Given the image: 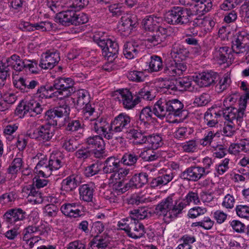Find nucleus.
Listing matches in <instances>:
<instances>
[{
	"instance_id": "1",
	"label": "nucleus",
	"mask_w": 249,
	"mask_h": 249,
	"mask_svg": "<svg viewBox=\"0 0 249 249\" xmlns=\"http://www.w3.org/2000/svg\"><path fill=\"white\" fill-rule=\"evenodd\" d=\"M183 104L178 99L160 98L155 104L153 111L154 115L160 119L171 116L182 117L185 111L183 110Z\"/></svg>"
},
{
	"instance_id": "2",
	"label": "nucleus",
	"mask_w": 249,
	"mask_h": 249,
	"mask_svg": "<svg viewBox=\"0 0 249 249\" xmlns=\"http://www.w3.org/2000/svg\"><path fill=\"white\" fill-rule=\"evenodd\" d=\"M182 213L178 200H174L173 196L163 199L155 207L154 213L158 216L163 217L167 222L172 221Z\"/></svg>"
},
{
	"instance_id": "3",
	"label": "nucleus",
	"mask_w": 249,
	"mask_h": 249,
	"mask_svg": "<svg viewBox=\"0 0 249 249\" xmlns=\"http://www.w3.org/2000/svg\"><path fill=\"white\" fill-rule=\"evenodd\" d=\"M25 59H21L17 54H13L7 58L5 62L0 61V88L5 85L7 78L10 77V66L15 71H20L25 69Z\"/></svg>"
},
{
	"instance_id": "4",
	"label": "nucleus",
	"mask_w": 249,
	"mask_h": 249,
	"mask_svg": "<svg viewBox=\"0 0 249 249\" xmlns=\"http://www.w3.org/2000/svg\"><path fill=\"white\" fill-rule=\"evenodd\" d=\"M77 11L65 10L58 13L55 17L56 22L63 26H68L70 25H79L87 23L89 18L83 13H77Z\"/></svg>"
},
{
	"instance_id": "5",
	"label": "nucleus",
	"mask_w": 249,
	"mask_h": 249,
	"mask_svg": "<svg viewBox=\"0 0 249 249\" xmlns=\"http://www.w3.org/2000/svg\"><path fill=\"white\" fill-rule=\"evenodd\" d=\"M190 14L188 8L174 6L165 14L164 18L170 24L186 25L191 22Z\"/></svg>"
},
{
	"instance_id": "6",
	"label": "nucleus",
	"mask_w": 249,
	"mask_h": 249,
	"mask_svg": "<svg viewBox=\"0 0 249 249\" xmlns=\"http://www.w3.org/2000/svg\"><path fill=\"white\" fill-rule=\"evenodd\" d=\"M91 129L98 136L104 137L107 140L112 139L113 132L111 129V123H109L107 119L103 117L99 118L96 113L95 118L90 119Z\"/></svg>"
},
{
	"instance_id": "7",
	"label": "nucleus",
	"mask_w": 249,
	"mask_h": 249,
	"mask_svg": "<svg viewBox=\"0 0 249 249\" xmlns=\"http://www.w3.org/2000/svg\"><path fill=\"white\" fill-rule=\"evenodd\" d=\"M74 85V82L71 78L58 77L54 81L53 88L61 99L69 97L75 92Z\"/></svg>"
},
{
	"instance_id": "8",
	"label": "nucleus",
	"mask_w": 249,
	"mask_h": 249,
	"mask_svg": "<svg viewBox=\"0 0 249 249\" xmlns=\"http://www.w3.org/2000/svg\"><path fill=\"white\" fill-rule=\"evenodd\" d=\"M184 5L190 6L188 10L191 13L190 18L194 15L202 16L208 12L212 7L211 0H179Z\"/></svg>"
},
{
	"instance_id": "9",
	"label": "nucleus",
	"mask_w": 249,
	"mask_h": 249,
	"mask_svg": "<svg viewBox=\"0 0 249 249\" xmlns=\"http://www.w3.org/2000/svg\"><path fill=\"white\" fill-rule=\"evenodd\" d=\"M26 216V212L20 208L10 209L3 215L5 221L16 229H19L23 225Z\"/></svg>"
},
{
	"instance_id": "10",
	"label": "nucleus",
	"mask_w": 249,
	"mask_h": 249,
	"mask_svg": "<svg viewBox=\"0 0 249 249\" xmlns=\"http://www.w3.org/2000/svg\"><path fill=\"white\" fill-rule=\"evenodd\" d=\"M54 129L50 124L40 125L38 127L30 131L27 135L31 139L46 142L50 141L54 135Z\"/></svg>"
},
{
	"instance_id": "11",
	"label": "nucleus",
	"mask_w": 249,
	"mask_h": 249,
	"mask_svg": "<svg viewBox=\"0 0 249 249\" xmlns=\"http://www.w3.org/2000/svg\"><path fill=\"white\" fill-rule=\"evenodd\" d=\"M249 33L247 31L239 32L232 42V50L238 55L244 54L249 46Z\"/></svg>"
},
{
	"instance_id": "12",
	"label": "nucleus",
	"mask_w": 249,
	"mask_h": 249,
	"mask_svg": "<svg viewBox=\"0 0 249 249\" xmlns=\"http://www.w3.org/2000/svg\"><path fill=\"white\" fill-rule=\"evenodd\" d=\"M131 118L125 113H121L114 117L111 121V129L113 133L125 132L129 129L131 125Z\"/></svg>"
},
{
	"instance_id": "13",
	"label": "nucleus",
	"mask_w": 249,
	"mask_h": 249,
	"mask_svg": "<svg viewBox=\"0 0 249 249\" xmlns=\"http://www.w3.org/2000/svg\"><path fill=\"white\" fill-rule=\"evenodd\" d=\"M168 32L166 28H160L156 31L147 32L145 35V41L150 47L158 46L165 41Z\"/></svg>"
},
{
	"instance_id": "14",
	"label": "nucleus",
	"mask_w": 249,
	"mask_h": 249,
	"mask_svg": "<svg viewBox=\"0 0 249 249\" xmlns=\"http://www.w3.org/2000/svg\"><path fill=\"white\" fill-rule=\"evenodd\" d=\"M70 107L66 104L61 105L53 109L48 110L46 112V117L47 120H53L54 123L57 125V122L59 119L61 118H64V121L67 119L70 114Z\"/></svg>"
},
{
	"instance_id": "15",
	"label": "nucleus",
	"mask_w": 249,
	"mask_h": 249,
	"mask_svg": "<svg viewBox=\"0 0 249 249\" xmlns=\"http://www.w3.org/2000/svg\"><path fill=\"white\" fill-rule=\"evenodd\" d=\"M59 60L60 56L58 52L49 51L41 55L39 67L43 69H51L58 63Z\"/></svg>"
},
{
	"instance_id": "16",
	"label": "nucleus",
	"mask_w": 249,
	"mask_h": 249,
	"mask_svg": "<svg viewBox=\"0 0 249 249\" xmlns=\"http://www.w3.org/2000/svg\"><path fill=\"white\" fill-rule=\"evenodd\" d=\"M187 69V66L185 62L173 60L166 64L163 73L168 76H180L186 72Z\"/></svg>"
},
{
	"instance_id": "17",
	"label": "nucleus",
	"mask_w": 249,
	"mask_h": 249,
	"mask_svg": "<svg viewBox=\"0 0 249 249\" xmlns=\"http://www.w3.org/2000/svg\"><path fill=\"white\" fill-rule=\"evenodd\" d=\"M118 98L124 108L127 109H132L139 104V97L137 94L133 95L132 92L126 89L120 90Z\"/></svg>"
},
{
	"instance_id": "18",
	"label": "nucleus",
	"mask_w": 249,
	"mask_h": 249,
	"mask_svg": "<svg viewBox=\"0 0 249 249\" xmlns=\"http://www.w3.org/2000/svg\"><path fill=\"white\" fill-rule=\"evenodd\" d=\"M23 196L27 197L31 202L34 204H40L43 201V198L41 194L36 190L34 184H27L25 185L22 189Z\"/></svg>"
},
{
	"instance_id": "19",
	"label": "nucleus",
	"mask_w": 249,
	"mask_h": 249,
	"mask_svg": "<svg viewBox=\"0 0 249 249\" xmlns=\"http://www.w3.org/2000/svg\"><path fill=\"white\" fill-rule=\"evenodd\" d=\"M223 117L226 121H230L235 123L238 126H241L245 116V112L237 108H230L228 110H223Z\"/></svg>"
},
{
	"instance_id": "20",
	"label": "nucleus",
	"mask_w": 249,
	"mask_h": 249,
	"mask_svg": "<svg viewBox=\"0 0 249 249\" xmlns=\"http://www.w3.org/2000/svg\"><path fill=\"white\" fill-rule=\"evenodd\" d=\"M162 22L161 17L149 15L146 16L142 20V25L144 29L148 32H154L159 30Z\"/></svg>"
},
{
	"instance_id": "21",
	"label": "nucleus",
	"mask_w": 249,
	"mask_h": 249,
	"mask_svg": "<svg viewBox=\"0 0 249 249\" xmlns=\"http://www.w3.org/2000/svg\"><path fill=\"white\" fill-rule=\"evenodd\" d=\"M40 160L36 164L35 170L36 173L39 176L45 178H48L52 174V170L50 167L48 166V162L46 156L42 155L41 153L37 154L35 157L33 158L34 160H39L40 157Z\"/></svg>"
},
{
	"instance_id": "22",
	"label": "nucleus",
	"mask_w": 249,
	"mask_h": 249,
	"mask_svg": "<svg viewBox=\"0 0 249 249\" xmlns=\"http://www.w3.org/2000/svg\"><path fill=\"white\" fill-rule=\"evenodd\" d=\"M205 175L203 168L200 166H191L182 173L181 177L189 181H196Z\"/></svg>"
},
{
	"instance_id": "23",
	"label": "nucleus",
	"mask_w": 249,
	"mask_h": 249,
	"mask_svg": "<svg viewBox=\"0 0 249 249\" xmlns=\"http://www.w3.org/2000/svg\"><path fill=\"white\" fill-rule=\"evenodd\" d=\"M95 188V185L92 182L80 186L79 188L80 199L86 202H93Z\"/></svg>"
},
{
	"instance_id": "24",
	"label": "nucleus",
	"mask_w": 249,
	"mask_h": 249,
	"mask_svg": "<svg viewBox=\"0 0 249 249\" xmlns=\"http://www.w3.org/2000/svg\"><path fill=\"white\" fill-rule=\"evenodd\" d=\"M197 78L198 84L201 87H209L213 85L219 79L217 73L213 71L199 73Z\"/></svg>"
},
{
	"instance_id": "25",
	"label": "nucleus",
	"mask_w": 249,
	"mask_h": 249,
	"mask_svg": "<svg viewBox=\"0 0 249 249\" xmlns=\"http://www.w3.org/2000/svg\"><path fill=\"white\" fill-rule=\"evenodd\" d=\"M17 94L11 91L1 92L0 91V110L3 111L7 109L10 105L14 104L17 100Z\"/></svg>"
},
{
	"instance_id": "26",
	"label": "nucleus",
	"mask_w": 249,
	"mask_h": 249,
	"mask_svg": "<svg viewBox=\"0 0 249 249\" xmlns=\"http://www.w3.org/2000/svg\"><path fill=\"white\" fill-rule=\"evenodd\" d=\"M142 49V46L137 42H128L124 45L123 53L126 58L131 59L137 57Z\"/></svg>"
},
{
	"instance_id": "27",
	"label": "nucleus",
	"mask_w": 249,
	"mask_h": 249,
	"mask_svg": "<svg viewBox=\"0 0 249 249\" xmlns=\"http://www.w3.org/2000/svg\"><path fill=\"white\" fill-rule=\"evenodd\" d=\"M212 108L209 109L204 115V123L209 127H214L218 124V118L223 116V110Z\"/></svg>"
},
{
	"instance_id": "28",
	"label": "nucleus",
	"mask_w": 249,
	"mask_h": 249,
	"mask_svg": "<svg viewBox=\"0 0 249 249\" xmlns=\"http://www.w3.org/2000/svg\"><path fill=\"white\" fill-rule=\"evenodd\" d=\"M81 181L80 176L78 175L72 174L62 180L61 188L66 191H71L80 184Z\"/></svg>"
},
{
	"instance_id": "29",
	"label": "nucleus",
	"mask_w": 249,
	"mask_h": 249,
	"mask_svg": "<svg viewBox=\"0 0 249 249\" xmlns=\"http://www.w3.org/2000/svg\"><path fill=\"white\" fill-rule=\"evenodd\" d=\"M127 234L128 236L134 239L142 237L145 233L143 225L139 222L137 219L133 220Z\"/></svg>"
},
{
	"instance_id": "30",
	"label": "nucleus",
	"mask_w": 249,
	"mask_h": 249,
	"mask_svg": "<svg viewBox=\"0 0 249 249\" xmlns=\"http://www.w3.org/2000/svg\"><path fill=\"white\" fill-rule=\"evenodd\" d=\"M148 175L146 173L135 174L128 182L129 188H140L148 182Z\"/></svg>"
},
{
	"instance_id": "31",
	"label": "nucleus",
	"mask_w": 249,
	"mask_h": 249,
	"mask_svg": "<svg viewBox=\"0 0 249 249\" xmlns=\"http://www.w3.org/2000/svg\"><path fill=\"white\" fill-rule=\"evenodd\" d=\"M170 54L173 59L183 60L188 57L189 51L183 44L176 42L172 45Z\"/></svg>"
},
{
	"instance_id": "32",
	"label": "nucleus",
	"mask_w": 249,
	"mask_h": 249,
	"mask_svg": "<svg viewBox=\"0 0 249 249\" xmlns=\"http://www.w3.org/2000/svg\"><path fill=\"white\" fill-rule=\"evenodd\" d=\"M120 160L114 156L107 158L104 162L103 171L105 174H115L120 167Z\"/></svg>"
},
{
	"instance_id": "33",
	"label": "nucleus",
	"mask_w": 249,
	"mask_h": 249,
	"mask_svg": "<svg viewBox=\"0 0 249 249\" xmlns=\"http://www.w3.org/2000/svg\"><path fill=\"white\" fill-rule=\"evenodd\" d=\"M126 137L130 140L133 139L135 144H142L146 142L147 136L138 129L130 128L126 131Z\"/></svg>"
},
{
	"instance_id": "34",
	"label": "nucleus",
	"mask_w": 249,
	"mask_h": 249,
	"mask_svg": "<svg viewBox=\"0 0 249 249\" xmlns=\"http://www.w3.org/2000/svg\"><path fill=\"white\" fill-rule=\"evenodd\" d=\"M78 203H66L62 205L60 210L66 216L76 218L80 215L81 211L77 208Z\"/></svg>"
},
{
	"instance_id": "35",
	"label": "nucleus",
	"mask_w": 249,
	"mask_h": 249,
	"mask_svg": "<svg viewBox=\"0 0 249 249\" xmlns=\"http://www.w3.org/2000/svg\"><path fill=\"white\" fill-rule=\"evenodd\" d=\"M136 23V17L131 15H126L121 18L119 28L123 32H129L133 29Z\"/></svg>"
},
{
	"instance_id": "36",
	"label": "nucleus",
	"mask_w": 249,
	"mask_h": 249,
	"mask_svg": "<svg viewBox=\"0 0 249 249\" xmlns=\"http://www.w3.org/2000/svg\"><path fill=\"white\" fill-rule=\"evenodd\" d=\"M119 52V46L118 43L114 41L110 40L108 42L107 47L103 52V55L106 58H112V60L118 59V54Z\"/></svg>"
},
{
	"instance_id": "37",
	"label": "nucleus",
	"mask_w": 249,
	"mask_h": 249,
	"mask_svg": "<svg viewBox=\"0 0 249 249\" xmlns=\"http://www.w3.org/2000/svg\"><path fill=\"white\" fill-rule=\"evenodd\" d=\"M53 86H40L36 91V96L40 98H52L53 97L59 98L57 92L54 91Z\"/></svg>"
},
{
	"instance_id": "38",
	"label": "nucleus",
	"mask_w": 249,
	"mask_h": 249,
	"mask_svg": "<svg viewBox=\"0 0 249 249\" xmlns=\"http://www.w3.org/2000/svg\"><path fill=\"white\" fill-rule=\"evenodd\" d=\"M26 108L28 111V116L35 117L40 114L43 111V108L40 103L32 99L25 102Z\"/></svg>"
},
{
	"instance_id": "39",
	"label": "nucleus",
	"mask_w": 249,
	"mask_h": 249,
	"mask_svg": "<svg viewBox=\"0 0 249 249\" xmlns=\"http://www.w3.org/2000/svg\"><path fill=\"white\" fill-rule=\"evenodd\" d=\"M85 143L90 149L103 148L105 146L103 138L97 135L89 136L85 140Z\"/></svg>"
},
{
	"instance_id": "40",
	"label": "nucleus",
	"mask_w": 249,
	"mask_h": 249,
	"mask_svg": "<svg viewBox=\"0 0 249 249\" xmlns=\"http://www.w3.org/2000/svg\"><path fill=\"white\" fill-rule=\"evenodd\" d=\"M178 200L179 207H180L182 211L191 202H193L195 204H198L200 203V199L197 193L193 191H190L184 199H178Z\"/></svg>"
},
{
	"instance_id": "41",
	"label": "nucleus",
	"mask_w": 249,
	"mask_h": 249,
	"mask_svg": "<svg viewBox=\"0 0 249 249\" xmlns=\"http://www.w3.org/2000/svg\"><path fill=\"white\" fill-rule=\"evenodd\" d=\"M139 158L138 153H136L133 151L127 152L124 154L120 161L124 165L128 166H135Z\"/></svg>"
},
{
	"instance_id": "42",
	"label": "nucleus",
	"mask_w": 249,
	"mask_h": 249,
	"mask_svg": "<svg viewBox=\"0 0 249 249\" xmlns=\"http://www.w3.org/2000/svg\"><path fill=\"white\" fill-rule=\"evenodd\" d=\"M231 49L227 46L217 48L215 57L220 63H225L227 62V59H231Z\"/></svg>"
},
{
	"instance_id": "43",
	"label": "nucleus",
	"mask_w": 249,
	"mask_h": 249,
	"mask_svg": "<svg viewBox=\"0 0 249 249\" xmlns=\"http://www.w3.org/2000/svg\"><path fill=\"white\" fill-rule=\"evenodd\" d=\"M77 98L76 104L77 107H82L84 105L89 103V95L85 89H81L75 91Z\"/></svg>"
},
{
	"instance_id": "44",
	"label": "nucleus",
	"mask_w": 249,
	"mask_h": 249,
	"mask_svg": "<svg viewBox=\"0 0 249 249\" xmlns=\"http://www.w3.org/2000/svg\"><path fill=\"white\" fill-rule=\"evenodd\" d=\"M108 183L118 193L123 194L130 189L128 182L124 184L119 179L112 178L111 179V176L109 178Z\"/></svg>"
},
{
	"instance_id": "45",
	"label": "nucleus",
	"mask_w": 249,
	"mask_h": 249,
	"mask_svg": "<svg viewBox=\"0 0 249 249\" xmlns=\"http://www.w3.org/2000/svg\"><path fill=\"white\" fill-rule=\"evenodd\" d=\"M131 217L134 219L142 220L151 216V213L148 209L145 207H141L134 209L130 212Z\"/></svg>"
},
{
	"instance_id": "46",
	"label": "nucleus",
	"mask_w": 249,
	"mask_h": 249,
	"mask_svg": "<svg viewBox=\"0 0 249 249\" xmlns=\"http://www.w3.org/2000/svg\"><path fill=\"white\" fill-rule=\"evenodd\" d=\"M148 67L151 72H157L160 71L163 67L162 58L157 55L151 56Z\"/></svg>"
},
{
	"instance_id": "47",
	"label": "nucleus",
	"mask_w": 249,
	"mask_h": 249,
	"mask_svg": "<svg viewBox=\"0 0 249 249\" xmlns=\"http://www.w3.org/2000/svg\"><path fill=\"white\" fill-rule=\"evenodd\" d=\"M62 160V158L60 156V154H53L50 155L48 161V165L49 167H50L52 171L56 170L61 167Z\"/></svg>"
},
{
	"instance_id": "48",
	"label": "nucleus",
	"mask_w": 249,
	"mask_h": 249,
	"mask_svg": "<svg viewBox=\"0 0 249 249\" xmlns=\"http://www.w3.org/2000/svg\"><path fill=\"white\" fill-rule=\"evenodd\" d=\"M65 129L67 131L75 132L82 128V123L78 120H73L68 118L64 124Z\"/></svg>"
},
{
	"instance_id": "49",
	"label": "nucleus",
	"mask_w": 249,
	"mask_h": 249,
	"mask_svg": "<svg viewBox=\"0 0 249 249\" xmlns=\"http://www.w3.org/2000/svg\"><path fill=\"white\" fill-rule=\"evenodd\" d=\"M139 156L144 161H152L156 160L160 155L157 152L152 148L142 151L139 153Z\"/></svg>"
},
{
	"instance_id": "50",
	"label": "nucleus",
	"mask_w": 249,
	"mask_h": 249,
	"mask_svg": "<svg viewBox=\"0 0 249 249\" xmlns=\"http://www.w3.org/2000/svg\"><path fill=\"white\" fill-rule=\"evenodd\" d=\"M239 126L235 123H233L230 121H226L224 124L223 128V134L228 137H231L234 135L237 130L239 129Z\"/></svg>"
},
{
	"instance_id": "51",
	"label": "nucleus",
	"mask_w": 249,
	"mask_h": 249,
	"mask_svg": "<svg viewBox=\"0 0 249 249\" xmlns=\"http://www.w3.org/2000/svg\"><path fill=\"white\" fill-rule=\"evenodd\" d=\"M23 166L22 160L20 158H15L11 165L7 169V173L15 177L18 172Z\"/></svg>"
},
{
	"instance_id": "52",
	"label": "nucleus",
	"mask_w": 249,
	"mask_h": 249,
	"mask_svg": "<svg viewBox=\"0 0 249 249\" xmlns=\"http://www.w3.org/2000/svg\"><path fill=\"white\" fill-rule=\"evenodd\" d=\"M146 142L153 149H157L163 144L162 138L159 134L152 135L147 137Z\"/></svg>"
},
{
	"instance_id": "53",
	"label": "nucleus",
	"mask_w": 249,
	"mask_h": 249,
	"mask_svg": "<svg viewBox=\"0 0 249 249\" xmlns=\"http://www.w3.org/2000/svg\"><path fill=\"white\" fill-rule=\"evenodd\" d=\"M153 114H154V111L151 110L150 107H144L140 111L139 120L144 124H145L152 120Z\"/></svg>"
},
{
	"instance_id": "54",
	"label": "nucleus",
	"mask_w": 249,
	"mask_h": 249,
	"mask_svg": "<svg viewBox=\"0 0 249 249\" xmlns=\"http://www.w3.org/2000/svg\"><path fill=\"white\" fill-rule=\"evenodd\" d=\"M76 142L74 139L63 137L61 139V143L62 147L69 152H73L77 148Z\"/></svg>"
},
{
	"instance_id": "55",
	"label": "nucleus",
	"mask_w": 249,
	"mask_h": 249,
	"mask_svg": "<svg viewBox=\"0 0 249 249\" xmlns=\"http://www.w3.org/2000/svg\"><path fill=\"white\" fill-rule=\"evenodd\" d=\"M89 3V0H72L68 4L67 10L79 11L82 8L87 6Z\"/></svg>"
},
{
	"instance_id": "56",
	"label": "nucleus",
	"mask_w": 249,
	"mask_h": 249,
	"mask_svg": "<svg viewBox=\"0 0 249 249\" xmlns=\"http://www.w3.org/2000/svg\"><path fill=\"white\" fill-rule=\"evenodd\" d=\"M93 155L92 150L86 145L82 146L75 153V157L80 160H85L89 158Z\"/></svg>"
},
{
	"instance_id": "57",
	"label": "nucleus",
	"mask_w": 249,
	"mask_h": 249,
	"mask_svg": "<svg viewBox=\"0 0 249 249\" xmlns=\"http://www.w3.org/2000/svg\"><path fill=\"white\" fill-rule=\"evenodd\" d=\"M161 88L163 89L164 92H168L170 94H174L178 91L177 80H167L161 84Z\"/></svg>"
},
{
	"instance_id": "58",
	"label": "nucleus",
	"mask_w": 249,
	"mask_h": 249,
	"mask_svg": "<svg viewBox=\"0 0 249 249\" xmlns=\"http://www.w3.org/2000/svg\"><path fill=\"white\" fill-rule=\"evenodd\" d=\"M239 97L238 92L232 93L225 98L223 101V106L225 107L224 110L234 108L232 106L236 102Z\"/></svg>"
},
{
	"instance_id": "59",
	"label": "nucleus",
	"mask_w": 249,
	"mask_h": 249,
	"mask_svg": "<svg viewBox=\"0 0 249 249\" xmlns=\"http://www.w3.org/2000/svg\"><path fill=\"white\" fill-rule=\"evenodd\" d=\"M182 150L186 153H193L197 148V143L196 140H191L180 145Z\"/></svg>"
},
{
	"instance_id": "60",
	"label": "nucleus",
	"mask_w": 249,
	"mask_h": 249,
	"mask_svg": "<svg viewBox=\"0 0 249 249\" xmlns=\"http://www.w3.org/2000/svg\"><path fill=\"white\" fill-rule=\"evenodd\" d=\"M90 243L92 249H105L108 244L106 239L98 236L94 238Z\"/></svg>"
},
{
	"instance_id": "61",
	"label": "nucleus",
	"mask_w": 249,
	"mask_h": 249,
	"mask_svg": "<svg viewBox=\"0 0 249 249\" xmlns=\"http://www.w3.org/2000/svg\"><path fill=\"white\" fill-rule=\"evenodd\" d=\"M127 78L129 80L140 82L143 81L145 75L143 71H130L127 74Z\"/></svg>"
},
{
	"instance_id": "62",
	"label": "nucleus",
	"mask_w": 249,
	"mask_h": 249,
	"mask_svg": "<svg viewBox=\"0 0 249 249\" xmlns=\"http://www.w3.org/2000/svg\"><path fill=\"white\" fill-rule=\"evenodd\" d=\"M215 136L216 133L214 131L209 130L206 131L203 138L200 140V144L203 146L210 145Z\"/></svg>"
},
{
	"instance_id": "63",
	"label": "nucleus",
	"mask_w": 249,
	"mask_h": 249,
	"mask_svg": "<svg viewBox=\"0 0 249 249\" xmlns=\"http://www.w3.org/2000/svg\"><path fill=\"white\" fill-rule=\"evenodd\" d=\"M210 100V95L208 93H203L196 97L194 100V104L197 106H204L209 103Z\"/></svg>"
},
{
	"instance_id": "64",
	"label": "nucleus",
	"mask_w": 249,
	"mask_h": 249,
	"mask_svg": "<svg viewBox=\"0 0 249 249\" xmlns=\"http://www.w3.org/2000/svg\"><path fill=\"white\" fill-rule=\"evenodd\" d=\"M58 208L54 204H48L43 209V213L45 216L53 217L57 215Z\"/></svg>"
}]
</instances>
